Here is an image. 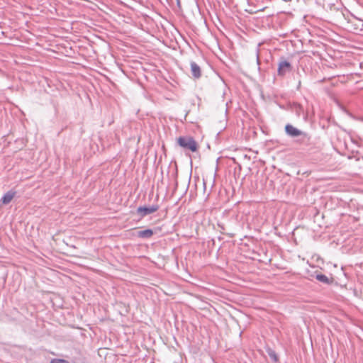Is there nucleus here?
Returning a JSON list of instances; mask_svg holds the SVG:
<instances>
[{
  "mask_svg": "<svg viewBox=\"0 0 363 363\" xmlns=\"http://www.w3.org/2000/svg\"><path fill=\"white\" fill-rule=\"evenodd\" d=\"M177 143L185 150H189L191 152H196L198 150V145L195 140L191 136L179 137L177 139Z\"/></svg>",
  "mask_w": 363,
  "mask_h": 363,
  "instance_id": "1",
  "label": "nucleus"
},
{
  "mask_svg": "<svg viewBox=\"0 0 363 363\" xmlns=\"http://www.w3.org/2000/svg\"><path fill=\"white\" fill-rule=\"evenodd\" d=\"M292 70V65L286 60L281 59L279 62L277 74L280 77H284L287 73Z\"/></svg>",
  "mask_w": 363,
  "mask_h": 363,
  "instance_id": "2",
  "label": "nucleus"
},
{
  "mask_svg": "<svg viewBox=\"0 0 363 363\" xmlns=\"http://www.w3.org/2000/svg\"><path fill=\"white\" fill-rule=\"evenodd\" d=\"M159 209L158 205H152L151 206H139L137 208V213L143 218L149 214L156 212Z\"/></svg>",
  "mask_w": 363,
  "mask_h": 363,
  "instance_id": "3",
  "label": "nucleus"
},
{
  "mask_svg": "<svg viewBox=\"0 0 363 363\" xmlns=\"http://www.w3.org/2000/svg\"><path fill=\"white\" fill-rule=\"evenodd\" d=\"M285 132L291 138L298 137V135L302 133L301 130L295 128L291 124H286L285 125Z\"/></svg>",
  "mask_w": 363,
  "mask_h": 363,
  "instance_id": "4",
  "label": "nucleus"
},
{
  "mask_svg": "<svg viewBox=\"0 0 363 363\" xmlns=\"http://www.w3.org/2000/svg\"><path fill=\"white\" fill-rule=\"evenodd\" d=\"M191 72L192 77L198 79L201 77V69L200 67L194 61L190 62Z\"/></svg>",
  "mask_w": 363,
  "mask_h": 363,
  "instance_id": "5",
  "label": "nucleus"
},
{
  "mask_svg": "<svg viewBox=\"0 0 363 363\" xmlns=\"http://www.w3.org/2000/svg\"><path fill=\"white\" fill-rule=\"evenodd\" d=\"M298 138L296 143L299 145H309L311 144V137L308 133L302 131Z\"/></svg>",
  "mask_w": 363,
  "mask_h": 363,
  "instance_id": "6",
  "label": "nucleus"
},
{
  "mask_svg": "<svg viewBox=\"0 0 363 363\" xmlns=\"http://www.w3.org/2000/svg\"><path fill=\"white\" fill-rule=\"evenodd\" d=\"M16 194V192L13 190L7 191L1 199L2 203L5 205L9 204L14 198Z\"/></svg>",
  "mask_w": 363,
  "mask_h": 363,
  "instance_id": "7",
  "label": "nucleus"
},
{
  "mask_svg": "<svg viewBox=\"0 0 363 363\" xmlns=\"http://www.w3.org/2000/svg\"><path fill=\"white\" fill-rule=\"evenodd\" d=\"M154 234V232L151 229H145L140 230L137 233V236L140 238L148 239L150 238Z\"/></svg>",
  "mask_w": 363,
  "mask_h": 363,
  "instance_id": "8",
  "label": "nucleus"
},
{
  "mask_svg": "<svg viewBox=\"0 0 363 363\" xmlns=\"http://www.w3.org/2000/svg\"><path fill=\"white\" fill-rule=\"evenodd\" d=\"M315 278L318 281L322 282V283H324V284H330L331 282V281L329 279V278L325 276V274H318L315 275Z\"/></svg>",
  "mask_w": 363,
  "mask_h": 363,
  "instance_id": "9",
  "label": "nucleus"
},
{
  "mask_svg": "<svg viewBox=\"0 0 363 363\" xmlns=\"http://www.w3.org/2000/svg\"><path fill=\"white\" fill-rule=\"evenodd\" d=\"M50 363H69L67 360L63 359L54 358L52 359Z\"/></svg>",
  "mask_w": 363,
  "mask_h": 363,
  "instance_id": "10",
  "label": "nucleus"
},
{
  "mask_svg": "<svg viewBox=\"0 0 363 363\" xmlns=\"http://www.w3.org/2000/svg\"><path fill=\"white\" fill-rule=\"evenodd\" d=\"M269 355L272 359H273L274 361L278 360L277 356L274 351H271L270 352H269Z\"/></svg>",
  "mask_w": 363,
  "mask_h": 363,
  "instance_id": "11",
  "label": "nucleus"
},
{
  "mask_svg": "<svg viewBox=\"0 0 363 363\" xmlns=\"http://www.w3.org/2000/svg\"><path fill=\"white\" fill-rule=\"evenodd\" d=\"M256 60H257V64L258 65V67L259 68L260 61H259V52L258 51H257V52H256Z\"/></svg>",
  "mask_w": 363,
  "mask_h": 363,
  "instance_id": "12",
  "label": "nucleus"
}]
</instances>
